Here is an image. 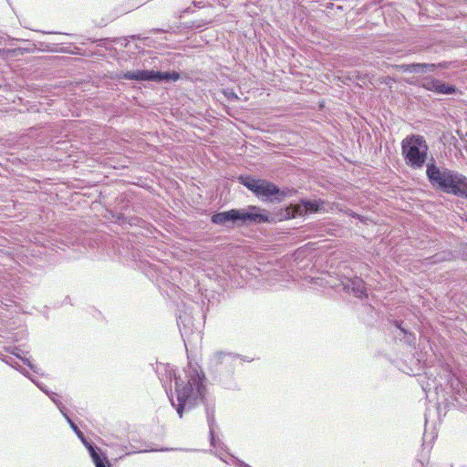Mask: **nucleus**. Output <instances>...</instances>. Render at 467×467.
<instances>
[{
  "mask_svg": "<svg viewBox=\"0 0 467 467\" xmlns=\"http://www.w3.org/2000/svg\"><path fill=\"white\" fill-rule=\"evenodd\" d=\"M181 78L180 73L177 71H171L170 72V82H175L179 80Z\"/></svg>",
  "mask_w": 467,
  "mask_h": 467,
  "instance_id": "21",
  "label": "nucleus"
},
{
  "mask_svg": "<svg viewBox=\"0 0 467 467\" xmlns=\"http://www.w3.org/2000/svg\"><path fill=\"white\" fill-rule=\"evenodd\" d=\"M238 182L263 202H282L296 193L294 189H281L272 182L252 175H240Z\"/></svg>",
  "mask_w": 467,
  "mask_h": 467,
  "instance_id": "3",
  "label": "nucleus"
},
{
  "mask_svg": "<svg viewBox=\"0 0 467 467\" xmlns=\"http://www.w3.org/2000/svg\"><path fill=\"white\" fill-rule=\"evenodd\" d=\"M84 445L88 450L90 457L96 467H107L109 465L108 458L106 456H101L99 453V449L93 447L92 444L88 441H84Z\"/></svg>",
  "mask_w": 467,
  "mask_h": 467,
  "instance_id": "11",
  "label": "nucleus"
},
{
  "mask_svg": "<svg viewBox=\"0 0 467 467\" xmlns=\"http://www.w3.org/2000/svg\"><path fill=\"white\" fill-rule=\"evenodd\" d=\"M224 95L230 100H237L239 99L238 96L231 89L225 90Z\"/></svg>",
  "mask_w": 467,
  "mask_h": 467,
  "instance_id": "19",
  "label": "nucleus"
},
{
  "mask_svg": "<svg viewBox=\"0 0 467 467\" xmlns=\"http://www.w3.org/2000/svg\"><path fill=\"white\" fill-rule=\"evenodd\" d=\"M221 460H223L225 462H228L223 456H220Z\"/></svg>",
  "mask_w": 467,
  "mask_h": 467,
  "instance_id": "26",
  "label": "nucleus"
},
{
  "mask_svg": "<svg viewBox=\"0 0 467 467\" xmlns=\"http://www.w3.org/2000/svg\"><path fill=\"white\" fill-rule=\"evenodd\" d=\"M341 286L342 290L346 293L352 294L358 298H361L365 295V284L360 277H344L340 280L338 287Z\"/></svg>",
  "mask_w": 467,
  "mask_h": 467,
  "instance_id": "8",
  "label": "nucleus"
},
{
  "mask_svg": "<svg viewBox=\"0 0 467 467\" xmlns=\"http://www.w3.org/2000/svg\"><path fill=\"white\" fill-rule=\"evenodd\" d=\"M84 445L88 450L90 457L96 467H107L109 465L108 458L106 456H101L99 453V449L93 447L92 444L88 441H84Z\"/></svg>",
  "mask_w": 467,
  "mask_h": 467,
  "instance_id": "12",
  "label": "nucleus"
},
{
  "mask_svg": "<svg viewBox=\"0 0 467 467\" xmlns=\"http://www.w3.org/2000/svg\"><path fill=\"white\" fill-rule=\"evenodd\" d=\"M192 323H182V326L179 327V330L182 334V337H183L184 341H186V338L189 340L188 332L191 330Z\"/></svg>",
  "mask_w": 467,
  "mask_h": 467,
  "instance_id": "17",
  "label": "nucleus"
},
{
  "mask_svg": "<svg viewBox=\"0 0 467 467\" xmlns=\"http://www.w3.org/2000/svg\"><path fill=\"white\" fill-rule=\"evenodd\" d=\"M435 71L434 63H413L412 73L427 74Z\"/></svg>",
  "mask_w": 467,
  "mask_h": 467,
  "instance_id": "14",
  "label": "nucleus"
},
{
  "mask_svg": "<svg viewBox=\"0 0 467 467\" xmlns=\"http://www.w3.org/2000/svg\"><path fill=\"white\" fill-rule=\"evenodd\" d=\"M414 339L415 337L411 334H410V337L406 338V341L410 344Z\"/></svg>",
  "mask_w": 467,
  "mask_h": 467,
  "instance_id": "23",
  "label": "nucleus"
},
{
  "mask_svg": "<svg viewBox=\"0 0 467 467\" xmlns=\"http://www.w3.org/2000/svg\"><path fill=\"white\" fill-rule=\"evenodd\" d=\"M246 213L248 225L253 223L259 224L270 222L267 211L259 206L249 205L246 208Z\"/></svg>",
  "mask_w": 467,
  "mask_h": 467,
  "instance_id": "9",
  "label": "nucleus"
},
{
  "mask_svg": "<svg viewBox=\"0 0 467 467\" xmlns=\"http://www.w3.org/2000/svg\"><path fill=\"white\" fill-rule=\"evenodd\" d=\"M163 368L167 376L166 381H171L172 377L175 380V393L176 400L170 398L171 405L176 409L180 418L183 416L184 410H191L204 402L206 388L203 384L204 374L197 364L189 362L187 368H184L182 373L176 375L174 370L170 366H159L157 370L161 373V368Z\"/></svg>",
  "mask_w": 467,
  "mask_h": 467,
  "instance_id": "1",
  "label": "nucleus"
},
{
  "mask_svg": "<svg viewBox=\"0 0 467 467\" xmlns=\"http://www.w3.org/2000/svg\"><path fill=\"white\" fill-rule=\"evenodd\" d=\"M418 84L420 88L439 95H453L457 92V88L454 85L445 83L431 76L420 78Z\"/></svg>",
  "mask_w": 467,
  "mask_h": 467,
  "instance_id": "7",
  "label": "nucleus"
},
{
  "mask_svg": "<svg viewBox=\"0 0 467 467\" xmlns=\"http://www.w3.org/2000/svg\"><path fill=\"white\" fill-rule=\"evenodd\" d=\"M401 154L407 166L411 169H421L429 154V146L423 136L410 134L401 141Z\"/></svg>",
  "mask_w": 467,
  "mask_h": 467,
  "instance_id": "4",
  "label": "nucleus"
},
{
  "mask_svg": "<svg viewBox=\"0 0 467 467\" xmlns=\"http://www.w3.org/2000/svg\"><path fill=\"white\" fill-rule=\"evenodd\" d=\"M206 416H207V421L210 429V436H211V444L215 447L216 446V441L214 438V426H215V420H214V408L213 407H207L206 408Z\"/></svg>",
  "mask_w": 467,
  "mask_h": 467,
  "instance_id": "13",
  "label": "nucleus"
},
{
  "mask_svg": "<svg viewBox=\"0 0 467 467\" xmlns=\"http://www.w3.org/2000/svg\"><path fill=\"white\" fill-rule=\"evenodd\" d=\"M211 221L214 224L231 227L232 225H248L246 209H231L229 211L215 213Z\"/></svg>",
  "mask_w": 467,
  "mask_h": 467,
  "instance_id": "5",
  "label": "nucleus"
},
{
  "mask_svg": "<svg viewBox=\"0 0 467 467\" xmlns=\"http://www.w3.org/2000/svg\"><path fill=\"white\" fill-rule=\"evenodd\" d=\"M119 78L135 81L170 82V72H161L147 69L126 71L119 74Z\"/></svg>",
  "mask_w": 467,
  "mask_h": 467,
  "instance_id": "6",
  "label": "nucleus"
},
{
  "mask_svg": "<svg viewBox=\"0 0 467 467\" xmlns=\"http://www.w3.org/2000/svg\"><path fill=\"white\" fill-rule=\"evenodd\" d=\"M301 205L306 213L317 212L320 209V203L317 201L302 200Z\"/></svg>",
  "mask_w": 467,
  "mask_h": 467,
  "instance_id": "16",
  "label": "nucleus"
},
{
  "mask_svg": "<svg viewBox=\"0 0 467 467\" xmlns=\"http://www.w3.org/2000/svg\"><path fill=\"white\" fill-rule=\"evenodd\" d=\"M451 64V63L448 62V61H443V62H440V63H437V64L434 63L435 70L438 69V68H449Z\"/></svg>",
  "mask_w": 467,
  "mask_h": 467,
  "instance_id": "20",
  "label": "nucleus"
},
{
  "mask_svg": "<svg viewBox=\"0 0 467 467\" xmlns=\"http://www.w3.org/2000/svg\"><path fill=\"white\" fill-rule=\"evenodd\" d=\"M31 382H34L35 384H36L44 392H46L49 396V398L57 406L60 412L63 414V416L66 418L67 421L69 423L71 429L75 431V433L82 441V442L84 443V441H87L83 433L79 431L78 426L71 420V419L68 417V415L65 411V407L63 406V404L58 400L56 399L57 394L54 392L48 393L47 389H43L40 385H38V383L36 382L32 378H31Z\"/></svg>",
  "mask_w": 467,
  "mask_h": 467,
  "instance_id": "10",
  "label": "nucleus"
},
{
  "mask_svg": "<svg viewBox=\"0 0 467 467\" xmlns=\"http://www.w3.org/2000/svg\"><path fill=\"white\" fill-rule=\"evenodd\" d=\"M426 176L431 186L446 194L467 200V176L446 167H440L433 158L426 164Z\"/></svg>",
  "mask_w": 467,
  "mask_h": 467,
  "instance_id": "2",
  "label": "nucleus"
},
{
  "mask_svg": "<svg viewBox=\"0 0 467 467\" xmlns=\"http://www.w3.org/2000/svg\"><path fill=\"white\" fill-rule=\"evenodd\" d=\"M30 368H31V371L36 372L35 368H34V366H33L32 364H31V366H30Z\"/></svg>",
  "mask_w": 467,
  "mask_h": 467,
  "instance_id": "25",
  "label": "nucleus"
},
{
  "mask_svg": "<svg viewBox=\"0 0 467 467\" xmlns=\"http://www.w3.org/2000/svg\"><path fill=\"white\" fill-rule=\"evenodd\" d=\"M404 323H395L397 329L400 331V333H403L405 336L407 335L406 328L402 327Z\"/></svg>",
  "mask_w": 467,
  "mask_h": 467,
  "instance_id": "22",
  "label": "nucleus"
},
{
  "mask_svg": "<svg viewBox=\"0 0 467 467\" xmlns=\"http://www.w3.org/2000/svg\"><path fill=\"white\" fill-rule=\"evenodd\" d=\"M21 360L23 361V363H24V364H26V365H28V366H29V362H28L27 358H21Z\"/></svg>",
  "mask_w": 467,
  "mask_h": 467,
  "instance_id": "24",
  "label": "nucleus"
},
{
  "mask_svg": "<svg viewBox=\"0 0 467 467\" xmlns=\"http://www.w3.org/2000/svg\"><path fill=\"white\" fill-rule=\"evenodd\" d=\"M225 358L233 359V358H235L236 356L234 355L233 353H227V352H223V351H217L212 357L211 362H212L213 365L217 366V365L223 363V360Z\"/></svg>",
  "mask_w": 467,
  "mask_h": 467,
  "instance_id": "15",
  "label": "nucleus"
},
{
  "mask_svg": "<svg viewBox=\"0 0 467 467\" xmlns=\"http://www.w3.org/2000/svg\"><path fill=\"white\" fill-rule=\"evenodd\" d=\"M397 67L400 71H402V72L412 73L413 63H411V64H400V65H398Z\"/></svg>",
  "mask_w": 467,
  "mask_h": 467,
  "instance_id": "18",
  "label": "nucleus"
}]
</instances>
